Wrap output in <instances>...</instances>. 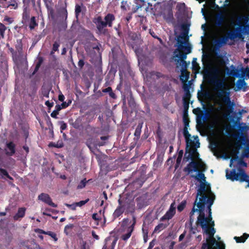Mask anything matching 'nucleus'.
Here are the masks:
<instances>
[{
    "label": "nucleus",
    "mask_w": 249,
    "mask_h": 249,
    "mask_svg": "<svg viewBox=\"0 0 249 249\" xmlns=\"http://www.w3.org/2000/svg\"><path fill=\"white\" fill-rule=\"evenodd\" d=\"M204 55H203L202 61L204 65L203 68V75L205 78H207L209 82L214 86V89L217 91L216 96L226 105L230 112H232L234 104L231 102L230 98V92L228 90L225 89V71L219 67L214 65L211 66L210 64L205 65L204 59Z\"/></svg>",
    "instance_id": "nucleus-1"
},
{
    "label": "nucleus",
    "mask_w": 249,
    "mask_h": 249,
    "mask_svg": "<svg viewBox=\"0 0 249 249\" xmlns=\"http://www.w3.org/2000/svg\"><path fill=\"white\" fill-rule=\"evenodd\" d=\"M115 20V16L111 13H107L103 19L101 16H98L94 18L93 22L95 24L96 28L100 33H105L107 30L105 28L112 27L113 22Z\"/></svg>",
    "instance_id": "nucleus-2"
},
{
    "label": "nucleus",
    "mask_w": 249,
    "mask_h": 249,
    "mask_svg": "<svg viewBox=\"0 0 249 249\" xmlns=\"http://www.w3.org/2000/svg\"><path fill=\"white\" fill-rule=\"evenodd\" d=\"M238 172L236 173L235 169H232L229 172L228 169L226 170V177L227 179L231 181H239L241 182H246L248 184L246 188L249 187V176L246 173L244 169L241 167L237 168Z\"/></svg>",
    "instance_id": "nucleus-3"
},
{
    "label": "nucleus",
    "mask_w": 249,
    "mask_h": 249,
    "mask_svg": "<svg viewBox=\"0 0 249 249\" xmlns=\"http://www.w3.org/2000/svg\"><path fill=\"white\" fill-rule=\"evenodd\" d=\"M188 128V127H184L183 129V134L186 141L185 153L184 158V160H185L186 161L193 159L194 154H198L196 149L194 146V142L190 139L191 134L189 133Z\"/></svg>",
    "instance_id": "nucleus-4"
},
{
    "label": "nucleus",
    "mask_w": 249,
    "mask_h": 249,
    "mask_svg": "<svg viewBox=\"0 0 249 249\" xmlns=\"http://www.w3.org/2000/svg\"><path fill=\"white\" fill-rule=\"evenodd\" d=\"M212 195H214L211 191L210 184L207 182L201 183L197 190L194 205H196L197 202H206V200Z\"/></svg>",
    "instance_id": "nucleus-5"
},
{
    "label": "nucleus",
    "mask_w": 249,
    "mask_h": 249,
    "mask_svg": "<svg viewBox=\"0 0 249 249\" xmlns=\"http://www.w3.org/2000/svg\"><path fill=\"white\" fill-rule=\"evenodd\" d=\"M215 232L214 228L211 229L209 230H206V232L204 233L208 235L209 237L206 239V242L202 244L201 249H209V248H210L211 249H214L213 246L214 244L216 246V249H225V245L223 243L220 244V243L216 241L215 239L213 237Z\"/></svg>",
    "instance_id": "nucleus-6"
},
{
    "label": "nucleus",
    "mask_w": 249,
    "mask_h": 249,
    "mask_svg": "<svg viewBox=\"0 0 249 249\" xmlns=\"http://www.w3.org/2000/svg\"><path fill=\"white\" fill-rule=\"evenodd\" d=\"M206 202H197L196 205L194 204V207L191 212V215H193L196 212L199 213L197 217V223L201 226L202 229H206L207 227V224L205 223V214L204 213L205 205Z\"/></svg>",
    "instance_id": "nucleus-7"
},
{
    "label": "nucleus",
    "mask_w": 249,
    "mask_h": 249,
    "mask_svg": "<svg viewBox=\"0 0 249 249\" xmlns=\"http://www.w3.org/2000/svg\"><path fill=\"white\" fill-rule=\"evenodd\" d=\"M118 202V204L122 206L124 212H125L126 213H132L134 212L135 205L133 202L130 201L126 198L125 199L119 198Z\"/></svg>",
    "instance_id": "nucleus-8"
},
{
    "label": "nucleus",
    "mask_w": 249,
    "mask_h": 249,
    "mask_svg": "<svg viewBox=\"0 0 249 249\" xmlns=\"http://www.w3.org/2000/svg\"><path fill=\"white\" fill-rule=\"evenodd\" d=\"M136 216L134 215H132V220L130 222L131 224L130 225L127 227L126 228H124V229L122 230V231H126V232L121 235L120 237L121 239L125 242H126L128 240V239L131 237L132 233L134 230L135 226L136 224Z\"/></svg>",
    "instance_id": "nucleus-9"
},
{
    "label": "nucleus",
    "mask_w": 249,
    "mask_h": 249,
    "mask_svg": "<svg viewBox=\"0 0 249 249\" xmlns=\"http://www.w3.org/2000/svg\"><path fill=\"white\" fill-rule=\"evenodd\" d=\"M199 154L195 153L193 155V159H191L192 161L187 164V166L185 167L183 171L184 172H188V174H190L191 173H192L193 172H197L198 171V170H197V161H194V158L196 156L197 157L198 156Z\"/></svg>",
    "instance_id": "nucleus-10"
},
{
    "label": "nucleus",
    "mask_w": 249,
    "mask_h": 249,
    "mask_svg": "<svg viewBox=\"0 0 249 249\" xmlns=\"http://www.w3.org/2000/svg\"><path fill=\"white\" fill-rule=\"evenodd\" d=\"M25 0H23V2H25ZM30 18V10L29 8L28 4L24 3L23 6V13L22 14V20L21 22L24 25H27V21Z\"/></svg>",
    "instance_id": "nucleus-11"
},
{
    "label": "nucleus",
    "mask_w": 249,
    "mask_h": 249,
    "mask_svg": "<svg viewBox=\"0 0 249 249\" xmlns=\"http://www.w3.org/2000/svg\"><path fill=\"white\" fill-rule=\"evenodd\" d=\"M4 151L7 156H13L16 152V144L12 141L7 142L5 144Z\"/></svg>",
    "instance_id": "nucleus-12"
},
{
    "label": "nucleus",
    "mask_w": 249,
    "mask_h": 249,
    "mask_svg": "<svg viewBox=\"0 0 249 249\" xmlns=\"http://www.w3.org/2000/svg\"><path fill=\"white\" fill-rule=\"evenodd\" d=\"M38 199L53 207L56 208L57 207V205L52 201V198L48 194L41 193L38 196Z\"/></svg>",
    "instance_id": "nucleus-13"
},
{
    "label": "nucleus",
    "mask_w": 249,
    "mask_h": 249,
    "mask_svg": "<svg viewBox=\"0 0 249 249\" xmlns=\"http://www.w3.org/2000/svg\"><path fill=\"white\" fill-rule=\"evenodd\" d=\"M84 117V116H79L74 121L72 119H70V124L75 129L80 130L83 128Z\"/></svg>",
    "instance_id": "nucleus-14"
},
{
    "label": "nucleus",
    "mask_w": 249,
    "mask_h": 249,
    "mask_svg": "<svg viewBox=\"0 0 249 249\" xmlns=\"http://www.w3.org/2000/svg\"><path fill=\"white\" fill-rule=\"evenodd\" d=\"M118 240L117 237H108L105 239V244L103 249H114Z\"/></svg>",
    "instance_id": "nucleus-15"
},
{
    "label": "nucleus",
    "mask_w": 249,
    "mask_h": 249,
    "mask_svg": "<svg viewBox=\"0 0 249 249\" xmlns=\"http://www.w3.org/2000/svg\"><path fill=\"white\" fill-rule=\"evenodd\" d=\"M8 69V58L5 54H1L0 56V71L5 73Z\"/></svg>",
    "instance_id": "nucleus-16"
},
{
    "label": "nucleus",
    "mask_w": 249,
    "mask_h": 249,
    "mask_svg": "<svg viewBox=\"0 0 249 249\" xmlns=\"http://www.w3.org/2000/svg\"><path fill=\"white\" fill-rule=\"evenodd\" d=\"M184 38V36H178L177 37V43L179 45V48L180 49H184L186 51V53L188 54L191 53V47L190 46H186L185 47L183 44L184 42L182 41V39Z\"/></svg>",
    "instance_id": "nucleus-17"
},
{
    "label": "nucleus",
    "mask_w": 249,
    "mask_h": 249,
    "mask_svg": "<svg viewBox=\"0 0 249 249\" xmlns=\"http://www.w3.org/2000/svg\"><path fill=\"white\" fill-rule=\"evenodd\" d=\"M241 30L240 28H236L235 30L229 32L226 36H224V37H227V42L229 39L232 40L237 38L238 36H239L240 33H238V32H241Z\"/></svg>",
    "instance_id": "nucleus-18"
},
{
    "label": "nucleus",
    "mask_w": 249,
    "mask_h": 249,
    "mask_svg": "<svg viewBox=\"0 0 249 249\" xmlns=\"http://www.w3.org/2000/svg\"><path fill=\"white\" fill-rule=\"evenodd\" d=\"M227 42V37L223 36L214 41L213 47L215 50H218L223 45L226 44Z\"/></svg>",
    "instance_id": "nucleus-19"
},
{
    "label": "nucleus",
    "mask_w": 249,
    "mask_h": 249,
    "mask_svg": "<svg viewBox=\"0 0 249 249\" xmlns=\"http://www.w3.org/2000/svg\"><path fill=\"white\" fill-rule=\"evenodd\" d=\"M226 17L225 16L220 13L217 15L215 18V25L217 27H221L225 22Z\"/></svg>",
    "instance_id": "nucleus-20"
},
{
    "label": "nucleus",
    "mask_w": 249,
    "mask_h": 249,
    "mask_svg": "<svg viewBox=\"0 0 249 249\" xmlns=\"http://www.w3.org/2000/svg\"><path fill=\"white\" fill-rule=\"evenodd\" d=\"M0 2L4 7H9L11 6L14 7V9H16L18 6L16 0H9L8 1L7 0H0Z\"/></svg>",
    "instance_id": "nucleus-21"
},
{
    "label": "nucleus",
    "mask_w": 249,
    "mask_h": 249,
    "mask_svg": "<svg viewBox=\"0 0 249 249\" xmlns=\"http://www.w3.org/2000/svg\"><path fill=\"white\" fill-rule=\"evenodd\" d=\"M26 208L24 207L19 208L18 212L13 216L15 220H19L20 218H23L25 214Z\"/></svg>",
    "instance_id": "nucleus-22"
},
{
    "label": "nucleus",
    "mask_w": 249,
    "mask_h": 249,
    "mask_svg": "<svg viewBox=\"0 0 249 249\" xmlns=\"http://www.w3.org/2000/svg\"><path fill=\"white\" fill-rule=\"evenodd\" d=\"M190 72L186 70L181 69V74L180 75V80L182 83H186L189 78Z\"/></svg>",
    "instance_id": "nucleus-23"
},
{
    "label": "nucleus",
    "mask_w": 249,
    "mask_h": 249,
    "mask_svg": "<svg viewBox=\"0 0 249 249\" xmlns=\"http://www.w3.org/2000/svg\"><path fill=\"white\" fill-rule=\"evenodd\" d=\"M246 84H247L245 82L244 79H238L236 82V88H237V89H235V90L238 91V90H241V89H243V91H246Z\"/></svg>",
    "instance_id": "nucleus-24"
},
{
    "label": "nucleus",
    "mask_w": 249,
    "mask_h": 249,
    "mask_svg": "<svg viewBox=\"0 0 249 249\" xmlns=\"http://www.w3.org/2000/svg\"><path fill=\"white\" fill-rule=\"evenodd\" d=\"M237 160H238V163L239 165L244 166V167L247 166V163L245 161H244L242 159H241V158L239 159V157L236 155V154L235 155L234 157H232L231 159L230 166L231 167V165L232 164L233 161H236Z\"/></svg>",
    "instance_id": "nucleus-25"
},
{
    "label": "nucleus",
    "mask_w": 249,
    "mask_h": 249,
    "mask_svg": "<svg viewBox=\"0 0 249 249\" xmlns=\"http://www.w3.org/2000/svg\"><path fill=\"white\" fill-rule=\"evenodd\" d=\"M197 172V175H191V178H195L197 181L200 182V183L206 182V180L205 175L202 172H200L199 170H198V171Z\"/></svg>",
    "instance_id": "nucleus-26"
},
{
    "label": "nucleus",
    "mask_w": 249,
    "mask_h": 249,
    "mask_svg": "<svg viewBox=\"0 0 249 249\" xmlns=\"http://www.w3.org/2000/svg\"><path fill=\"white\" fill-rule=\"evenodd\" d=\"M28 26L29 27V29L32 31L34 30L36 27L38 26V22L36 20V18L34 16L31 17V18L29 20V21H27Z\"/></svg>",
    "instance_id": "nucleus-27"
},
{
    "label": "nucleus",
    "mask_w": 249,
    "mask_h": 249,
    "mask_svg": "<svg viewBox=\"0 0 249 249\" xmlns=\"http://www.w3.org/2000/svg\"><path fill=\"white\" fill-rule=\"evenodd\" d=\"M15 48L16 49V52L19 55V57H21L23 55V45L21 39H18L17 40V43L15 45Z\"/></svg>",
    "instance_id": "nucleus-28"
},
{
    "label": "nucleus",
    "mask_w": 249,
    "mask_h": 249,
    "mask_svg": "<svg viewBox=\"0 0 249 249\" xmlns=\"http://www.w3.org/2000/svg\"><path fill=\"white\" fill-rule=\"evenodd\" d=\"M163 18L167 23L174 22L173 13L172 10H169L163 15Z\"/></svg>",
    "instance_id": "nucleus-29"
},
{
    "label": "nucleus",
    "mask_w": 249,
    "mask_h": 249,
    "mask_svg": "<svg viewBox=\"0 0 249 249\" xmlns=\"http://www.w3.org/2000/svg\"><path fill=\"white\" fill-rule=\"evenodd\" d=\"M215 199V195H212V196H209V198L206 200V204H208L207 209L208 211V214L211 213V214H212L211 207L213 205Z\"/></svg>",
    "instance_id": "nucleus-30"
},
{
    "label": "nucleus",
    "mask_w": 249,
    "mask_h": 249,
    "mask_svg": "<svg viewBox=\"0 0 249 249\" xmlns=\"http://www.w3.org/2000/svg\"><path fill=\"white\" fill-rule=\"evenodd\" d=\"M124 213V211L122 208V206L121 205L119 204L113 213V218L115 219L118 218Z\"/></svg>",
    "instance_id": "nucleus-31"
},
{
    "label": "nucleus",
    "mask_w": 249,
    "mask_h": 249,
    "mask_svg": "<svg viewBox=\"0 0 249 249\" xmlns=\"http://www.w3.org/2000/svg\"><path fill=\"white\" fill-rule=\"evenodd\" d=\"M175 213L176 212H173L171 210H168L165 214L160 218V220L163 221L166 220H170L174 216Z\"/></svg>",
    "instance_id": "nucleus-32"
},
{
    "label": "nucleus",
    "mask_w": 249,
    "mask_h": 249,
    "mask_svg": "<svg viewBox=\"0 0 249 249\" xmlns=\"http://www.w3.org/2000/svg\"><path fill=\"white\" fill-rule=\"evenodd\" d=\"M142 124V122L139 123L135 129L134 132V136L135 137H136L137 140H138L140 138Z\"/></svg>",
    "instance_id": "nucleus-33"
},
{
    "label": "nucleus",
    "mask_w": 249,
    "mask_h": 249,
    "mask_svg": "<svg viewBox=\"0 0 249 249\" xmlns=\"http://www.w3.org/2000/svg\"><path fill=\"white\" fill-rule=\"evenodd\" d=\"M9 50L12 53V56L13 61L14 62V63L16 64L18 63V62L19 60V55L18 54L17 52L15 51L14 49L12 47L9 48Z\"/></svg>",
    "instance_id": "nucleus-34"
},
{
    "label": "nucleus",
    "mask_w": 249,
    "mask_h": 249,
    "mask_svg": "<svg viewBox=\"0 0 249 249\" xmlns=\"http://www.w3.org/2000/svg\"><path fill=\"white\" fill-rule=\"evenodd\" d=\"M130 2L127 0H123L121 2V8L124 11H127L130 9Z\"/></svg>",
    "instance_id": "nucleus-35"
},
{
    "label": "nucleus",
    "mask_w": 249,
    "mask_h": 249,
    "mask_svg": "<svg viewBox=\"0 0 249 249\" xmlns=\"http://www.w3.org/2000/svg\"><path fill=\"white\" fill-rule=\"evenodd\" d=\"M249 237V234L244 233L243 235L240 237L235 236L234 239L237 243H244Z\"/></svg>",
    "instance_id": "nucleus-36"
},
{
    "label": "nucleus",
    "mask_w": 249,
    "mask_h": 249,
    "mask_svg": "<svg viewBox=\"0 0 249 249\" xmlns=\"http://www.w3.org/2000/svg\"><path fill=\"white\" fill-rule=\"evenodd\" d=\"M225 69L227 71H229V69L227 67H225ZM227 72L229 75L235 76L237 77H239L240 76L239 71H238L237 70L235 69V68H234V69L231 70L230 71H227Z\"/></svg>",
    "instance_id": "nucleus-37"
},
{
    "label": "nucleus",
    "mask_w": 249,
    "mask_h": 249,
    "mask_svg": "<svg viewBox=\"0 0 249 249\" xmlns=\"http://www.w3.org/2000/svg\"><path fill=\"white\" fill-rule=\"evenodd\" d=\"M242 144L245 145L246 148L242 151V157L248 158H249V144L245 143H242Z\"/></svg>",
    "instance_id": "nucleus-38"
},
{
    "label": "nucleus",
    "mask_w": 249,
    "mask_h": 249,
    "mask_svg": "<svg viewBox=\"0 0 249 249\" xmlns=\"http://www.w3.org/2000/svg\"><path fill=\"white\" fill-rule=\"evenodd\" d=\"M59 13L60 17L62 18H64L65 20H66L68 17V12L66 7L60 8Z\"/></svg>",
    "instance_id": "nucleus-39"
},
{
    "label": "nucleus",
    "mask_w": 249,
    "mask_h": 249,
    "mask_svg": "<svg viewBox=\"0 0 249 249\" xmlns=\"http://www.w3.org/2000/svg\"><path fill=\"white\" fill-rule=\"evenodd\" d=\"M176 56L181 61V62L184 64H186V61L185 59L187 58V53H183L182 52H179L178 54L176 55Z\"/></svg>",
    "instance_id": "nucleus-40"
},
{
    "label": "nucleus",
    "mask_w": 249,
    "mask_h": 249,
    "mask_svg": "<svg viewBox=\"0 0 249 249\" xmlns=\"http://www.w3.org/2000/svg\"><path fill=\"white\" fill-rule=\"evenodd\" d=\"M167 226V225L164 224L163 223H160L157 226L155 227L154 232L155 233H157L161 231V230L165 229Z\"/></svg>",
    "instance_id": "nucleus-41"
},
{
    "label": "nucleus",
    "mask_w": 249,
    "mask_h": 249,
    "mask_svg": "<svg viewBox=\"0 0 249 249\" xmlns=\"http://www.w3.org/2000/svg\"><path fill=\"white\" fill-rule=\"evenodd\" d=\"M43 61V59L42 57H39L38 59V61L36 65V67L35 68L34 71L33 72V75H34L39 70L41 64H42Z\"/></svg>",
    "instance_id": "nucleus-42"
},
{
    "label": "nucleus",
    "mask_w": 249,
    "mask_h": 249,
    "mask_svg": "<svg viewBox=\"0 0 249 249\" xmlns=\"http://www.w3.org/2000/svg\"><path fill=\"white\" fill-rule=\"evenodd\" d=\"M183 122L184 124V127H189L190 120L189 115L188 114H183Z\"/></svg>",
    "instance_id": "nucleus-43"
},
{
    "label": "nucleus",
    "mask_w": 249,
    "mask_h": 249,
    "mask_svg": "<svg viewBox=\"0 0 249 249\" xmlns=\"http://www.w3.org/2000/svg\"><path fill=\"white\" fill-rule=\"evenodd\" d=\"M197 59L196 58H194L192 61V66L193 69L196 71H198L200 68L199 66V64L196 62ZM196 73L198 72V71H196Z\"/></svg>",
    "instance_id": "nucleus-44"
},
{
    "label": "nucleus",
    "mask_w": 249,
    "mask_h": 249,
    "mask_svg": "<svg viewBox=\"0 0 249 249\" xmlns=\"http://www.w3.org/2000/svg\"><path fill=\"white\" fill-rule=\"evenodd\" d=\"M50 88L49 87H43L41 89L42 94L43 96L49 98Z\"/></svg>",
    "instance_id": "nucleus-45"
},
{
    "label": "nucleus",
    "mask_w": 249,
    "mask_h": 249,
    "mask_svg": "<svg viewBox=\"0 0 249 249\" xmlns=\"http://www.w3.org/2000/svg\"><path fill=\"white\" fill-rule=\"evenodd\" d=\"M90 180H87L86 178H84L83 179H82L80 182V183H79V184L77 185V189H83L84 188L87 183Z\"/></svg>",
    "instance_id": "nucleus-46"
},
{
    "label": "nucleus",
    "mask_w": 249,
    "mask_h": 249,
    "mask_svg": "<svg viewBox=\"0 0 249 249\" xmlns=\"http://www.w3.org/2000/svg\"><path fill=\"white\" fill-rule=\"evenodd\" d=\"M7 27L2 23L0 22V35L2 38H4L5 31Z\"/></svg>",
    "instance_id": "nucleus-47"
},
{
    "label": "nucleus",
    "mask_w": 249,
    "mask_h": 249,
    "mask_svg": "<svg viewBox=\"0 0 249 249\" xmlns=\"http://www.w3.org/2000/svg\"><path fill=\"white\" fill-rule=\"evenodd\" d=\"M190 102L188 101H183V114H188L189 107Z\"/></svg>",
    "instance_id": "nucleus-48"
},
{
    "label": "nucleus",
    "mask_w": 249,
    "mask_h": 249,
    "mask_svg": "<svg viewBox=\"0 0 249 249\" xmlns=\"http://www.w3.org/2000/svg\"><path fill=\"white\" fill-rule=\"evenodd\" d=\"M191 97L190 91L184 92V94L182 98V101H188L190 102Z\"/></svg>",
    "instance_id": "nucleus-49"
},
{
    "label": "nucleus",
    "mask_w": 249,
    "mask_h": 249,
    "mask_svg": "<svg viewBox=\"0 0 249 249\" xmlns=\"http://www.w3.org/2000/svg\"><path fill=\"white\" fill-rule=\"evenodd\" d=\"M49 145L50 146H53V147H56V148H61V147H63L64 144L62 142H57V143L52 142L50 143Z\"/></svg>",
    "instance_id": "nucleus-50"
},
{
    "label": "nucleus",
    "mask_w": 249,
    "mask_h": 249,
    "mask_svg": "<svg viewBox=\"0 0 249 249\" xmlns=\"http://www.w3.org/2000/svg\"><path fill=\"white\" fill-rule=\"evenodd\" d=\"M74 226L72 224H69L67 225L64 228V232L66 234V235H68L70 233V231L71 230Z\"/></svg>",
    "instance_id": "nucleus-51"
},
{
    "label": "nucleus",
    "mask_w": 249,
    "mask_h": 249,
    "mask_svg": "<svg viewBox=\"0 0 249 249\" xmlns=\"http://www.w3.org/2000/svg\"><path fill=\"white\" fill-rule=\"evenodd\" d=\"M197 170L201 169L202 172H204L206 169V166L205 164L203 162H197Z\"/></svg>",
    "instance_id": "nucleus-52"
},
{
    "label": "nucleus",
    "mask_w": 249,
    "mask_h": 249,
    "mask_svg": "<svg viewBox=\"0 0 249 249\" xmlns=\"http://www.w3.org/2000/svg\"><path fill=\"white\" fill-rule=\"evenodd\" d=\"M186 201H182L178 206L177 207L178 211L179 212H182L185 208L186 206Z\"/></svg>",
    "instance_id": "nucleus-53"
},
{
    "label": "nucleus",
    "mask_w": 249,
    "mask_h": 249,
    "mask_svg": "<svg viewBox=\"0 0 249 249\" xmlns=\"http://www.w3.org/2000/svg\"><path fill=\"white\" fill-rule=\"evenodd\" d=\"M60 46V43L58 42L55 41L53 45L52 51L51 54L53 53L54 52L58 51V48Z\"/></svg>",
    "instance_id": "nucleus-54"
},
{
    "label": "nucleus",
    "mask_w": 249,
    "mask_h": 249,
    "mask_svg": "<svg viewBox=\"0 0 249 249\" xmlns=\"http://www.w3.org/2000/svg\"><path fill=\"white\" fill-rule=\"evenodd\" d=\"M43 0L45 2V6H46L48 11L49 12L50 14H53V9L52 8V7L51 6L49 5V4L47 1V0Z\"/></svg>",
    "instance_id": "nucleus-55"
},
{
    "label": "nucleus",
    "mask_w": 249,
    "mask_h": 249,
    "mask_svg": "<svg viewBox=\"0 0 249 249\" xmlns=\"http://www.w3.org/2000/svg\"><path fill=\"white\" fill-rule=\"evenodd\" d=\"M129 222V219L127 218H125L123 219V220L122 221V224H121V228H122V230L124 229V228H126L127 226H126L127 224Z\"/></svg>",
    "instance_id": "nucleus-56"
},
{
    "label": "nucleus",
    "mask_w": 249,
    "mask_h": 249,
    "mask_svg": "<svg viewBox=\"0 0 249 249\" xmlns=\"http://www.w3.org/2000/svg\"><path fill=\"white\" fill-rule=\"evenodd\" d=\"M46 235H48L50 236L51 237H52L55 241H57L58 238L56 236V234L55 233L51 231H48L47 232Z\"/></svg>",
    "instance_id": "nucleus-57"
},
{
    "label": "nucleus",
    "mask_w": 249,
    "mask_h": 249,
    "mask_svg": "<svg viewBox=\"0 0 249 249\" xmlns=\"http://www.w3.org/2000/svg\"><path fill=\"white\" fill-rule=\"evenodd\" d=\"M210 224V226L209 224H207V227L206 229H202L203 232H206V230H209L211 229L214 228V221L212 220L210 223H209Z\"/></svg>",
    "instance_id": "nucleus-58"
},
{
    "label": "nucleus",
    "mask_w": 249,
    "mask_h": 249,
    "mask_svg": "<svg viewBox=\"0 0 249 249\" xmlns=\"http://www.w3.org/2000/svg\"><path fill=\"white\" fill-rule=\"evenodd\" d=\"M81 6L78 4H76L75 5V16L76 17H77L79 16V15L81 13Z\"/></svg>",
    "instance_id": "nucleus-59"
},
{
    "label": "nucleus",
    "mask_w": 249,
    "mask_h": 249,
    "mask_svg": "<svg viewBox=\"0 0 249 249\" xmlns=\"http://www.w3.org/2000/svg\"><path fill=\"white\" fill-rule=\"evenodd\" d=\"M89 201V199L88 198L85 200H81L79 202L75 203L76 206L81 207L86 204Z\"/></svg>",
    "instance_id": "nucleus-60"
},
{
    "label": "nucleus",
    "mask_w": 249,
    "mask_h": 249,
    "mask_svg": "<svg viewBox=\"0 0 249 249\" xmlns=\"http://www.w3.org/2000/svg\"><path fill=\"white\" fill-rule=\"evenodd\" d=\"M8 174L7 171L5 169L0 168V176L1 178H3V176L6 177Z\"/></svg>",
    "instance_id": "nucleus-61"
},
{
    "label": "nucleus",
    "mask_w": 249,
    "mask_h": 249,
    "mask_svg": "<svg viewBox=\"0 0 249 249\" xmlns=\"http://www.w3.org/2000/svg\"><path fill=\"white\" fill-rule=\"evenodd\" d=\"M82 56H83V58L79 59V61L78 62V66L81 69L83 68V67H84V66L85 65V62H84V56L83 55Z\"/></svg>",
    "instance_id": "nucleus-62"
},
{
    "label": "nucleus",
    "mask_w": 249,
    "mask_h": 249,
    "mask_svg": "<svg viewBox=\"0 0 249 249\" xmlns=\"http://www.w3.org/2000/svg\"><path fill=\"white\" fill-rule=\"evenodd\" d=\"M149 33L151 35V36L154 37V38H156L157 39H158L159 40V41L161 43L162 42V39L159 37V36H158L156 34L154 33V31H151V30H150L149 31Z\"/></svg>",
    "instance_id": "nucleus-63"
},
{
    "label": "nucleus",
    "mask_w": 249,
    "mask_h": 249,
    "mask_svg": "<svg viewBox=\"0 0 249 249\" xmlns=\"http://www.w3.org/2000/svg\"><path fill=\"white\" fill-rule=\"evenodd\" d=\"M213 220L212 215L211 213H209L208 217H205V223L209 224Z\"/></svg>",
    "instance_id": "nucleus-64"
}]
</instances>
